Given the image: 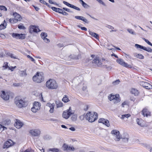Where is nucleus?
Listing matches in <instances>:
<instances>
[{
	"label": "nucleus",
	"instance_id": "1",
	"mask_svg": "<svg viewBox=\"0 0 152 152\" xmlns=\"http://www.w3.org/2000/svg\"><path fill=\"white\" fill-rule=\"evenodd\" d=\"M47 88L49 89H55L58 87V84L56 81L53 79H50L47 81L45 84Z\"/></svg>",
	"mask_w": 152,
	"mask_h": 152
},
{
	"label": "nucleus",
	"instance_id": "2",
	"mask_svg": "<svg viewBox=\"0 0 152 152\" xmlns=\"http://www.w3.org/2000/svg\"><path fill=\"white\" fill-rule=\"evenodd\" d=\"M97 114L95 112H88L86 115V118L90 122L95 121L97 118Z\"/></svg>",
	"mask_w": 152,
	"mask_h": 152
},
{
	"label": "nucleus",
	"instance_id": "3",
	"mask_svg": "<svg viewBox=\"0 0 152 152\" xmlns=\"http://www.w3.org/2000/svg\"><path fill=\"white\" fill-rule=\"evenodd\" d=\"M15 103L18 107L21 108L25 107L28 105V102L24 99L15 98Z\"/></svg>",
	"mask_w": 152,
	"mask_h": 152
},
{
	"label": "nucleus",
	"instance_id": "4",
	"mask_svg": "<svg viewBox=\"0 0 152 152\" xmlns=\"http://www.w3.org/2000/svg\"><path fill=\"white\" fill-rule=\"evenodd\" d=\"M34 81L37 83H40L44 80V77L41 74L37 72V74L33 77Z\"/></svg>",
	"mask_w": 152,
	"mask_h": 152
},
{
	"label": "nucleus",
	"instance_id": "5",
	"mask_svg": "<svg viewBox=\"0 0 152 152\" xmlns=\"http://www.w3.org/2000/svg\"><path fill=\"white\" fill-rule=\"evenodd\" d=\"M74 113L72 112L71 107H70L68 109L63 112L62 117L66 119H67L71 115H73Z\"/></svg>",
	"mask_w": 152,
	"mask_h": 152
},
{
	"label": "nucleus",
	"instance_id": "6",
	"mask_svg": "<svg viewBox=\"0 0 152 152\" xmlns=\"http://www.w3.org/2000/svg\"><path fill=\"white\" fill-rule=\"evenodd\" d=\"M119 96V95L118 94H116L115 95L110 94L108 98L110 101L113 100L114 103H117L120 102L121 100Z\"/></svg>",
	"mask_w": 152,
	"mask_h": 152
},
{
	"label": "nucleus",
	"instance_id": "7",
	"mask_svg": "<svg viewBox=\"0 0 152 152\" xmlns=\"http://www.w3.org/2000/svg\"><path fill=\"white\" fill-rule=\"evenodd\" d=\"M92 63L93 65L98 66H100L102 65L101 61L100 60L99 58L98 57H95L92 61Z\"/></svg>",
	"mask_w": 152,
	"mask_h": 152
},
{
	"label": "nucleus",
	"instance_id": "8",
	"mask_svg": "<svg viewBox=\"0 0 152 152\" xmlns=\"http://www.w3.org/2000/svg\"><path fill=\"white\" fill-rule=\"evenodd\" d=\"M116 62L126 68H131L132 67L131 65L125 63L122 59L118 58L116 60Z\"/></svg>",
	"mask_w": 152,
	"mask_h": 152
},
{
	"label": "nucleus",
	"instance_id": "9",
	"mask_svg": "<svg viewBox=\"0 0 152 152\" xmlns=\"http://www.w3.org/2000/svg\"><path fill=\"white\" fill-rule=\"evenodd\" d=\"M63 148L64 151H74L75 150L73 146H69L65 143L64 144Z\"/></svg>",
	"mask_w": 152,
	"mask_h": 152
},
{
	"label": "nucleus",
	"instance_id": "10",
	"mask_svg": "<svg viewBox=\"0 0 152 152\" xmlns=\"http://www.w3.org/2000/svg\"><path fill=\"white\" fill-rule=\"evenodd\" d=\"M40 104L38 102H35L34 104V107L31 109V111L34 113H36L40 108Z\"/></svg>",
	"mask_w": 152,
	"mask_h": 152
},
{
	"label": "nucleus",
	"instance_id": "11",
	"mask_svg": "<svg viewBox=\"0 0 152 152\" xmlns=\"http://www.w3.org/2000/svg\"><path fill=\"white\" fill-rule=\"evenodd\" d=\"M40 131L38 129H32L30 131L29 133L32 136H38L40 134Z\"/></svg>",
	"mask_w": 152,
	"mask_h": 152
},
{
	"label": "nucleus",
	"instance_id": "12",
	"mask_svg": "<svg viewBox=\"0 0 152 152\" xmlns=\"http://www.w3.org/2000/svg\"><path fill=\"white\" fill-rule=\"evenodd\" d=\"M140 85L146 89H152V85L147 82H141Z\"/></svg>",
	"mask_w": 152,
	"mask_h": 152
},
{
	"label": "nucleus",
	"instance_id": "13",
	"mask_svg": "<svg viewBox=\"0 0 152 152\" xmlns=\"http://www.w3.org/2000/svg\"><path fill=\"white\" fill-rule=\"evenodd\" d=\"M40 30L37 27L31 25L29 28V31L30 33H32L33 32H37L40 31Z\"/></svg>",
	"mask_w": 152,
	"mask_h": 152
},
{
	"label": "nucleus",
	"instance_id": "14",
	"mask_svg": "<svg viewBox=\"0 0 152 152\" xmlns=\"http://www.w3.org/2000/svg\"><path fill=\"white\" fill-rule=\"evenodd\" d=\"M2 93L1 94V97L4 100H7L9 99V94L8 92H5L4 91H1Z\"/></svg>",
	"mask_w": 152,
	"mask_h": 152
},
{
	"label": "nucleus",
	"instance_id": "15",
	"mask_svg": "<svg viewBox=\"0 0 152 152\" xmlns=\"http://www.w3.org/2000/svg\"><path fill=\"white\" fill-rule=\"evenodd\" d=\"M15 126L17 129L20 128L23 125V124L20 120L16 119L14 124Z\"/></svg>",
	"mask_w": 152,
	"mask_h": 152
},
{
	"label": "nucleus",
	"instance_id": "16",
	"mask_svg": "<svg viewBox=\"0 0 152 152\" xmlns=\"http://www.w3.org/2000/svg\"><path fill=\"white\" fill-rule=\"evenodd\" d=\"M13 142L12 140L10 139L8 141H7L4 144L3 148H8L10 146L12 145Z\"/></svg>",
	"mask_w": 152,
	"mask_h": 152
},
{
	"label": "nucleus",
	"instance_id": "17",
	"mask_svg": "<svg viewBox=\"0 0 152 152\" xmlns=\"http://www.w3.org/2000/svg\"><path fill=\"white\" fill-rule=\"evenodd\" d=\"M102 64L103 66H105L107 68H109L110 67V62L108 61H106L104 59H102L101 61Z\"/></svg>",
	"mask_w": 152,
	"mask_h": 152
},
{
	"label": "nucleus",
	"instance_id": "18",
	"mask_svg": "<svg viewBox=\"0 0 152 152\" xmlns=\"http://www.w3.org/2000/svg\"><path fill=\"white\" fill-rule=\"evenodd\" d=\"M46 106L49 107L50 108L49 112L50 113H53L54 111V108L55 104L53 103L51 104L50 103H48L46 104Z\"/></svg>",
	"mask_w": 152,
	"mask_h": 152
},
{
	"label": "nucleus",
	"instance_id": "19",
	"mask_svg": "<svg viewBox=\"0 0 152 152\" xmlns=\"http://www.w3.org/2000/svg\"><path fill=\"white\" fill-rule=\"evenodd\" d=\"M63 3L66 5L67 6H68L70 7L71 8H72L73 9H75L76 10H77L78 11H80V9L79 8L72 5L71 4L68 3L67 2H66L65 1H63Z\"/></svg>",
	"mask_w": 152,
	"mask_h": 152
},
{
	"label": "nucleus",
	"instance_id": "20",
	"mask_svg": "<svg viewBox=\"0 0 152 152\" xmlns=\"http://www.w3.org/2000/svg\"><path fill=\"white\" fill-rule=\"evenodd\" d=\"M142 114L144 117L150 116V112L146 109H144L142 111Z\"/></svg>",
	"mask_w": 152,
	"mask_h": 152
},
{
	"label": "nucleus",
	"instance_id": "21",
	"mask_svg": "<svg viewBox=\"0 0 152 152\" xmlns=\"http://www.w3.org/2000/svg\"><path fill=\"white\" fill-rule=\"evenodd\" d=\"M75 18L77 19L82 20L87 23H89V21H88V20L83 17L77 16L75 17Z\"/></svg>",
	"mask_w": 152,
	"mask_h": 152
},
{
	"label": "nucleus",
	"instance_id": "22",
	"mask_svg": "<svg viewBox=\"0 0 152 152\" xmlns=\"http://www.w3.org/2000/svg\"><path fill=\"white\" fill-rule=\"evenodd\" d=\"M89 34L92 37H94L97 39H99V35L94 32L91 31L90 30L88 31Z\"/></svg>",
	"mask_w": 152,
	"mask_h": 152
},
{
	"label": "nucleus",
	"instance_id": "23",
	"mask_svg": "<svg viewBox=\"0 0 152 152\" xmlns=\"http://www.w3.org/2000/svg\"><path fill=\"white\" fill-rule=\"evenodd\" d=\"M131 92L132 94H134L135 96H138L139 94V92L138 90L135 88H132Z\"/></svg>",
	"mask_w": 152,
	"mask_h": 152
},
{
	"label": "nucleus",
	"instance_id": "24",
	"mask_svg": "<svg viewBox=\"0 0 152 152\" xmlns=\"http://www.w3.org/2000/svg\"><path fill=\"white\" fill-rule=\"evenodd\" d=\"M134 56L140 59H143L144 58V56L141 54H137V53H134Z\"/></svg>",
	"mask_w": 152,
	"mask_h": 152
},
{
	"label": "nucleus",
	"instance_id": "25",
	"mask_svg": "<svg viewBox=\"0 0 152 152\" xmlns=\"http://www.w3.org/2000/svg\"><path fill=\"white\" fill-rule=\"evenodd\" d=\"M7 23L6 21L4 20V23L0 25V30L4 29L6 28V26H7Z\"/></svg>",
	"mask_w": 152,
	"mask_h": 152
},
{
	"label": "nucleus",
	"instance_id": "26",
	"mask_svg": "<svg viewBox=\"0 0 152 152\" xmlns=\"http://www.w3.org/2000/svg\"><path fill=\"white\" fill-rule=\"evenodd\" d=\"M48 151H51L52 152H61L57 148H49L48 149Z\"/></svg>",
	"mask_w": 152,
	"mask_h": 152
},
{
	"label": "nucleus",
	"instance_id": "27",
	"mask_svg": "<svg viewBox=\"0 0 152 152\" xmlns=\"http://www.w3.org/2000/svg\"><path fill=\"white\" fill-rule=\"evenodd\" d=\"M114 139L116 141H119L120 139L122 138L121 136L120 135V134H118L117 135H115V136L113 137Z\"/></svg>",
	"mask_w": 152,
	"mask_h": 152
},
{
	"label": "nucleus",
	"instance_id": "28",
	"mask_svg": "<svg viewBox=\"0 0 152 152\" xmlns=\"http://www.w3.org/2000/svg\"><path fill=\"white\" fill-rule=\"evenodd\" d=\"M52 9L54 11H55L56 12H58L59 13H60L61 11L62 10L61 9L56 8L55 7H52Z\"/></svg>",
	"mask_w": 152,
	"mask_h": 152
},
{
	"label": "nucleus",
	"instance_id": "29",
	"mask_svg": "<svg viewBox=\"0 0 152 152\" xmlns=\"http://www.w3.org/2000/svg\"><path fill=\"white\" fill-rule=\"evenodd\" d=\"M111 133L113 134V137L115 136V135H117L118 134H120L119 132L116 130H113L111 131Z\"/></svg>",
	"mask_w": 152,
	"mask_h": 152
},
{
	"label": "nucleus",
	"instance_id": "30",
	"mask_svg": "<svg viewBox=\"0 0 152 152\" xmlns=\"http://www.w3.org/2000/svg\"><path fill=\"white\" fill-rule=\"evenodd\" d=\"M131 116L130 114H124L122 115L121 118L122 119H124L125 118H128L129 117Z\"/></svg>",
	"mask_w": 152,
	"mask_h": 152
},
{
	"label": "nucleus",
	"instance_id": "31",
	"mask_svg": "<svg viewBox=\"0 0 152 152\" xmlns=\"http://www.w3.org/2000/svg\"><path fill=\"white\" fill-rule=\"evenodd\" d=\"M62 101L66 103L69 102V100L68 96L66 95H65L62 99Z\"/></svg>",
	"mask_w": 152,
	"mask_h": 152
},
{
	"label": "nucleus",
	"instance_id": "32",
	"mask_svg": "<svg viewBox=\"0 0 152 152\" xmlns=\"http://www.w3.org/2000/svg\"><path fill=\"white\" fill-rule=\"evenodd\" d=\"M56 103L57 108L61 107L63 106V104L61 102L56 101Z\"/></svg>",
	"mask_w": 152,
	"mask_h": 152
},
{
	"label": "nucleus",
	"instance_id": "33",
	"mask_svg": "<svg viewBox=\"0 0 152 152\" xmlns=\"http://www.w3.org/2000/svg\"><path fill=\"white\" fill-rule=\"evenodd\" d=\"M8 55L9 56H10L11 58H13L14 59H18L17 56L12 53H8Z\"/></svg>",
	"mask_w": 152,
	"mask_h": 152
},
{
	"label": "nucleus",
	"instance_id": "34",
	"mask_svg": "<svg viewBox=\"0 0 152 152\" xmlns=\"http://www.w3.org/2000/svg\"><path fill=\"white\" fill-rule=\"evenodd\" d=\"M13 15L15 17V18L18 19L19 20H20L21 17L20 15L17 13H15L13 14Z\"/></svg>",
	"mask_w": 152,
	"mask_h": 152
},
{
	"label": "nucleus",
	"instance_id": "35",
	"mask_svg": "<svg viewBox=\"0 0 152 152\" xmlns=\"http://www.w3.org/2000/svg\"><path fill=\"white\" fill-rule=\"evenodd\" d=\"M137 124L139 125L140 126H143V124L142 123L143 122L142 120H140L139 119H137Z\"/></svg>",
	"mask_w": 152,
	"mask_h": 152
},
{
	"label": "nucleus",
	"instance_id": "36",
	"mask_svg": "<svg viewBox=\"0 0 152 152\" xmlns=\"http://www.w3.org/2000/svg\"><path fill=\"white\" fill-rule=\"evenodd\" d=\"M12 36L13 37L15 38L16 39H19V34L17 33H13Z\"/></svg>",
	"mask_w": 152,
	"mask_h": 152
},
{
	"label": "nucleus",
	"instance_id": "37",
	"mask_svg": "<svg viewBox=\"0 0 152 152\" xmlns=\"http://www.w3.org/2000/svg\"><path fill=\"white\" fill-rule=\"evenodd\" d=\"M122 139L123 141L125 142H128L129 137L127 135V136H126V137L124 138H122Z\"/></svg>",
	"mask_w": 152,
	"mask_h": 152
},
{
	"label": "nucleus",
	"instance_id": "38",
	"mask_svg": "<svg viewBox=\"0 0 152 152\" xmlns=\"http://www.w3.org/2000/svg\"><path fill=\"white\" fill-rule=\"evenodd\" d=\"M9 66H8L7 63L6 62L4 63V65L3 66L2 69L3 70H5L7 68H8Z\"/></svg>",
	"mask_w": 152,
	"mask_h": 152
},
{
	"label": "nucleus",
	"instance_id": "39",
	"mask_svg": "<svg viewBox=\"0 0 152 152\" xmlns=\"http://www.w3.org/2000/svg\"><path fill=\"white\" fill-rule=\"evenodd\" d=\"M135 47H136V48H140V49H142L143 50H144V49L145 47H144V46L140 45L138 44H135Z\"/></svg>",
	"mask_w": 152,
	"mask_h": 152
},
{
	"label": "nucleus",
	"instance_id": "40",
	"mask_svg": "<svg viewBox=\"0 0 152 152\" xmlns=\"http://www.w3.org/2000/svg\"><path fill=\"white\" fill-rule=\"evenodd\" d=\"M145 50L147 51H148L149 52H152V49L149 48H146L145 47L144 50Z\"/></svg>",
	"mask_w": 152,
	"mask_h": 152
},
{
	"label": "nucleus",
	"instance_id": "41",
	"mask_svg": "<svg viewBox=\"0 0 152 152\" xmlns=\"http://www.w3.org/2000/svg\"><path fill=\"white\" fill-rule=\"evenodd\" d=\"M19 39H24L25 38V34H19Z\"/></svg>",
	"mask_w": 152,
	"mask_h": 152
},
{
	"label": "nucleus",
	"instance_id": "42",
	"mask_svg": "<svg viewBox=\"0 0 152 152\" xmlns=\"http://www.w3.org/2000/svg\"><path fill=\"white\" fill-rule=\"evenodd\" d=\"M120 82L119 80H116L113 81L112 83V84L114 86H115L118 84Z\"/></svg>",
	"mask_w": 152,
	"mask_h": 152
},
{
	"label": "nucleus",
	"instance_id": "43",
	"mask_svg": "<svg viewBox=\"0 0 152 152\" xmlns=\"http://www.w3.org/2000/svg\"><path fill=\"white\" fill-rule=\"evenodd\" d=\"M41 36L43 39L45 38L47 36V34L45 33H42L41 34Z\"/></svg>",
	"mask_w": 152,
	"mask_h": 152
},
{
	"label": "nucleus",
	"instance_id": "44",
	"mask_svg": "<svg viewBox=\"0 0 152 152\" xmlns=\"http://www.w3.org/2000/svg\"><path fill=\"white\" fill-rule=\"evenodd\" d=\"M127 31L130 34L133 35H135V33L134 31L132 29H128L127 30Z\"/></svg>",
	"mask_w": 152,
	"mask_h": 152
},
{
	"label": "nucleus",
	"instance_id": "45",
	"mask_svg": "<svg viewBox=\"0 0 152 152\" xmlns=\"http://www.w3.org/2000/svg\"><path fill=\"white\" fill-rule=\"evenodd\" d=\"M143 39L144 40L147 44H148L149 45L151 46H152V44L148 40V39H145V38H143Z\"/></svg>",
	"mask_w": 152,
	"mask_h": 152
},
{
	"label": "nucleus",
	"instance_id": "46",
	"mask_svg": "<svg viewBox=\"0 0 152 152\" xmlns=\"http://www.w3.org/2000/svg\"><path fill=\"white\" fill-rule=\"evenodd\" d=\"M106 120L104 119V118H100L99 121L98 122L99 123H102L104 124Z\"/></svg>",
	"mask_w": 152,
	"mask_h": 152
},
{
	"label": "nucleus",
	"instance_id": "47",
	"mask_svg": "<svg viewBox=\"0 0 152 152\" xmlns=\"http://www.w3.org/2000/svg\"><path fill=\"white\" fill-rule=\"evenodd\" d=\"M0 10L5 11H6L7 10V8L5 6H0Z\"/></svg>",
	"mask_w": 152,
	"mask_h": 152
},
{
	"label": "nucleus",
	"instance_id": "48",
	"mask_svg": "<svg viewBox=\"0 0 152 152\" xmlns=\"http://www.w3.org/2000/svg\"><path fill=\"white\" fill-rule=\"evenodd\" d=\"M104 124L107 127L110 126V124L109 121L107 120H106Z\"/></svg>",
	"mask_w": 152,
	"mask_h": 152
},
{
	"label": "nucleus",
	"instance_id": "49",
	"mask_svg": "<svg viewBox=\"0 0 152 152\" xmlns=\"http://www.w3.org/2000/svg\"><path fill=\"white\" fill-rule=\"evenodd\" d=\"M27 57L31 60L34 63H35V60L33 58L31 57L29 55H28L27 56Z\"/></svg>",
	"mask_w": 152,
	"mask_h": 152
},
{
	"label": "nucleus",
	"instance_id": "50",
	"mask_svg": "<svg viewBox=\"0 0 152 152\" xmlns=\"http://www.w3.org/2000/svg\"><path fill=\"white\" fill-rule=\"evenodd\" d=\"M60 13L64 15H67L68 14L65 11H64L62 9L61 11V12Z\"/></svg>",
	"mask_w": 152,
	"mask_h": 152
},
{
	"label": "nucleus",
	"instance_id": "51",
	"mask_svg": "<svg viewBox=\"0 0 152 152\" xmlns=\"http://www.w3.org/2000/svg\"><path fill=\"white\" fill-rule=\"evenodd\" d=\"M18 28L20 29H25V27L23 25H19L18 26Z\"/></svg>",
	"mask_w": 152,
	"mask_h": 152
},
{
	"label": "nucleus",
	"instance_id": "52",
	"mask_svg": "<svg viewBox=\"0 0 152 152\" xmlns=\"http://www.w3.org/2000/svg\"><path fill=\"white\" fill-rule=\"evenodd\" d=\"M77 118V116L76 115H74L71 118L72 120L73 121H75L76 120Z\"/></svg>",
	"mask_w": 152,
	"mask_h": 152
},
{
	"label": "nucleus",
	"instance_id": "53",
	"mask_svg": "<svg viewBox=\"0 0 152 152\" xmlns=\"http://www.w3.org/2000/svg\"><path fill=\"white\" fill-rule=\"evenodd\" d=\"M100 4H102V5L105 6V4L102 1V0H96Z\"/></svg>",
	"mask_w": 152,
	"mask_h": 152
},
{
	"label": "nucleus",
	"instance_id": "54",
	"mask_svg": "<svg viewBox=\"0 0 152 152\" xmlns=\"http://www.w3.org/2000/svg\"><path fill=\"white\" fill-rule=\"evenodd\" d=\"M82 5L84 7L86 8H87L89 7V6L85 2Z\"/></svg>",
	"mask_w": 152,
	"mask_h": 152
},
{
	"label": "nucleus",
	"instance_id": "55",
	"mask_svg": "<svg viewBox=\"0 0 152 152\" xmlns=\"http://www.w3.org/2000/svg\"><path fill=\"white\" fill-rule=\"evenodd\" d=\"M43 39H44V41H45V42L47 43H48L49 42H50L49 40L48 39L46 38H45Z\"/></svg>",
	"mask_w": 152,
	"mask_h": 152
},
{
	"label": "nucleus",
	"instance_id": "56",
	"mask_svg": "<svg viewBox=\"0 0 152 152\" xmlns=\"http://www.w3.org/2000/svg\"><path fill=\"white\" fill-rule=\"evenodd\" d=\"M0 37L3 39H4L6 37L5 35L2 34H0Z\"/></svg>",
	"mask_w": 152,
	"mask_h": 152
},
{
	"label": "nucleus",
	"instance_id": "57",
	"mask_svg": "<svg viewBox=\"0 0 152 152\" xmlns=\"http://www.w3.org/2000/svg\"><path fill=\"white\" fill-rule=\"evenodd\" d=\"M127 104V102H126L125 101L122 104V107H124L125 105Z\"/></svg>",
	"mask_w": 152,
	"mask_h": 152
},
{
	"label": "nucleus",
	"instance_id": "58",
	"mask_svg": "<svg viewBox=\"0 0 152 152\" xmlns=\"http://www.w3.org/2000/svg\"><path fill=\"white\" fill-rule=\"evenodd\" d=\"M78 27L79 28H80L82 30H83L85 31L87 30V29L85 27H80L79 26H78Z\"/></svg>",
	"mask_w": 152,
	"mask_h": 152
},
{
	"label": "nucleus",
	"instance_id": "59",
	"mask_svg": "<svg viewBox=\"0 0 152 152\" xmlns=\"http://www.w3.org/2000/svg\"><path fill=\"white\" fill-rule=\"evenodd\" d=\"M63 9H64V10H65L67 12H71L70 11V10L69 9H68V8H64V7L63 8Z\"/></svg>",
	"mask_w": 152,
	"mask_h": 152
},
{
	"label": "nucleus",
	"instance_id": "60",
	"mask_svg": "<svg viewBox=\"0 0 152 152\" xmlns=\"http://www.w3.org/2000/svg\"><path fill=\"white\" fill-rule=\"evenodd\" d=\"M16 67V66H15L14 67H12L11 68L10 67H8L9 70H10L12 71L13 70V69Z\"/></svg>",
	"mask_w": 152,
	"mask_h": 152
},
{
	"label": "nucleus",
	"instance_id": "61",
	"mask_svg": "<svg viewBox=\"0 0 152 152\" xmlns=\"http://www.w3.org/2000/svg\"><path fill=\"white\" fill-rule=\"evenodd\" d=\"M39 2L40 3L44 4H45L46 3V2L45 1H44L43 0H40Z\"/></svg>",
	"mask_w": 152,
	"mask_h": 152
},
{
	"label": "nucleus",
	"instance_id": "62",
	"mask_svg": "<svg viewBox=\"0 0 152 152\" xmlns=\"http://www.w3.org/2000/svg\"><path fill=\"white\" fill-rule=\"evenodd\" d=\"M19 20H18V19H17V18H15V19H13V23H16Z\"/></svg>",
	"mask_w": 152,
	"mask_h": 152
},
{
	"label": "nucleus",
	"instance_id": "63",
	"mask_svg": "<svg viewBox=\"0 0 152 152\" xmlns=\"http://www.w3.org/2000/svg\"><path fill=\"white\" fill-rule=\"evenodd\" d=\"M69 129L72 131H74L75 130V129L74 127H71L69 128Z\"/></svg>",
	"mask_w": 152,
	"mask_h": 152
},
{
	"label": "nucleus",
	"instance_id": "64",
	"mask_svg": "<svg viewBox=\"0 0 152 152\" xmlns=\"http://www.w3.org/2000/svg\"><path fill=\"white\" fill-rule=\"evenodd\" d=\"M34 8L35 10L37 11H38L39 10V8L38 7H35V6H34Z\"/></svg>",
	"mask_w": 152,
	"mask_h": 152
}]
</instances>
